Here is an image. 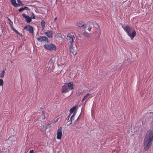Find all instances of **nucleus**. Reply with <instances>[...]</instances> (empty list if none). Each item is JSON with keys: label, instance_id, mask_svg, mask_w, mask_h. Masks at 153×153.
Listing matches in <instances>:
<instances>
[{"label": "nucleus", "instance_id": "obj_15", "mask_svg": "<svg viewBox=\"0 0 153 153\" xmlns=\"http://www.w3.org/2000/svg\"><path fill=\"white\" fill-rule=\"evenodd\" d=\"M78 107L77 106H75L71 108L70 110V114H71V113L74 112H76V109L78 108Z\"/></svg>", "mask_w": 153, "mask_h": 153}, {"label": "nucleus", "instance_id": "obj_34", "mask_svg": "<svg viewBox=\"0 0 153 153\" xmlns=\"http://www.w3.org/2000/svg\"><path fill=\"white\" fill-rule=\"evenodd\" d=\"M57 19V17H56L55 18V19H54V20L55 21H56Z\"/></svg>", "mask_w": 153, "mask_h": 153}, {"label": "nucleus", "instance_id": "obj_35", "mask_svg": "<svg viewBox=\"0 0 153 153\" xmlns=\"http://www.w3.org/2000/svg\"><path fill=\"white\" fill-rule=\"evenodd\" d=\"M79 117H78L77 118V120H78V119H79Z\"/></svg>", "mask_w": 153, "mask_h": 153}, {"label": "nucleus", "instance_id": "obj_29", "mask_svg": "<svg viewBox=\"0 0 153 153\" xmlns=\"http://www.w3.org/2000/svg\"><path fill=\"white\" fill-rule=\"evenodd\" d=\"M31 18H32L33 19H35V17L34 15V14L33 13H32V15L31 16Z\"/></svg>", "mask_w": 153, "mask_h": 153}, {"label": "nucleus", "instance_id": "obj_6", "mask_svg": "<svg viewBox=\"0 0 153 153\" xmlns=\"http://www.w3.org/2000/svg\"><path fill=\"white\" fill-rule=\"evenodd\" d=\"M36 39L38 41L40 42L44 41L46 42H49L48 38L46 36H41Z\"/></svg>", "mask_w": 153, "mask_h": 153}, {"label": "nucleus", "instance_id": "obj_9", "mask_svg": "<svg viewBox=\"0 0 153 153\" xmlns=\"http://www.w3.org/2000/svg\"><path fill=\"white\" fill-rule=\"evenodd\" d=\"M70 90L66 86V85L65 84L63 86L62 88V93H66L68 92Z\"/></svg>", "mask_w": 153, "mask_h": 153}, {"label": "nucleus", "instance_id": "obj_20", "mask_svg": "<svg viewBox=\"0 0 153 153\" xmlns=\"http://www.w3.org/2000/svg\"><path fill=\"white\" fill-rule=\"evenodd\" d=\"M53 61L52 60H49L48 63V67H53Z\"/></svg>", "mask_w": 153, "mask_h": 153}, {"label": "nucleus", "instance_id": "obj_16", "mask_svg": "<svg viewBox=\"0 0 153 153\" xmlns=\"http://www.w3.org/2000/svg\"><path fill=\"white\" fill-rule=\"evenodd\" d=\"M55 36L59 40H60L63 39L62 35L60 33H57Z\"/></svg>", "mask_w": 153, "mask_h": 153}, {"label": "nucleus", "instance_id": "obj_25", "mask_svg": "<svg viewBox=\"0 0 153 153\" xmlns=\"http://www.w3.org/2000/svg\"><path fill=\"white\" fill-rule=\"evenodd\" d=\"M11 29L13 30L14 32H15L17 34H19V32L16 29H15L13 27H12Z\"/></svg>", "mask_w": 153, "mask_h": 153}, {"label": "nucleus", "instance_id": "obj_22", "mask_svg": "<svg viewBox=\"0 0 153 153\" xmlns=\"http://www.w3.org/2000/svg\"><path fill=\"white\" fill-rule=\"evenodd\" d=\"M8 21H9V25L10 26L11 29L12 28V27H13V22L11 21V20L9 18H8Z\"/></svg>", "mask_w": 153, "mask_h": 153}, {"label": "nucleus", "instance_id": "obj_24", "mask_svg": "<svg viewBox=\"0 0 153 153\" xmlns=\"http://www.w3.org/2000/svg\"><path fill=\"white\" fill-rule=\"evenodd\" d=\"M45 113L44 111H43L42 112V114L41 115L42 118V120H44L45 119Z\"/></svg>", "mask_w": 153, "mask_h": 153}, {"label": "nucleus", "instance_id": "obj_7", "mask_svg": "<svg viewBox=\"0 0 153 153\" xmlns=\"http://www.w3.org/2000/svg\"><path fill=\"white\" fill-rule=\"evenodd\" d=\"M24 29L26 30L30 33H33V27L31 25L25 26L24 27Z\"/></svg>", "mask_w": 153, "mask_h": 153}, {"label": "nucleus", "instance_id": "obj_8", "mask_svg": "<svg viewBox=\"0 0 153 153\" xmlns=\"http://www.w3.org/2000/svg\"><path fill=\"white\" fill-rule=\"evenodd\" d=\"M62 127H61L57 131V138L58 139H60L61 138L62 136Z\"/></svg>", "mask_w": 153, "mask_h": 153}, {"label": "nucleus", "instance_id": "obj_12", "mask_svg": "<svg viewBox=\"0 0 153 153\" xmlns=\"http://www.w3.org/2000/svg\"><path fill=\"white\" fill-rule=\"evenodd\" d=\"M65 84L70 90H71L74 88V85L73 83H71V82H69L68 83H65Z\"/></svg>", "mask_w": 153, "mask_h": 153}, {"label": "nucleus", "instance_id": "obj_33", "mask_svg": "<svg viewBox=\"0 0 153 153\" xmlns=\"http://www.w3.org/2000/svg\"><path fill=\"white\" fill-rule=\"evenodd\" d=\"M19 36H21V37H22V33H19V34H18Z\"/></svg>", "mask_w": 153, "mask_h": 153}, {"label": "nucleus", "instance_id": "obj_21", "mask_svg": "<svg viewBox=\"0 0 153 153\" xmlns=\"http://www.w3.org/2000/svg\"><path fill=\"white\" fill-rule=\"evenodd\" d=\"M5 74V71L4 70H3L1 71V73L0 74V77L2 78L3 77Z\"/></svg>", "mask_w": 153, "mask_h": 153}, {"label": "nucleus", "instance_id": "obj_19", "mask_svg": "<svg viewBox=\"0 0 153 153\" xmlns=\"http://www.w3.org/2000/svg\"><path fill=\"white\" fill-rule=\"evenodd\" d=\"M28 8V7L26 6L22 7L21 8H20L19 10L18 11L19 12H21L22 11L24 10L25 9H27Z\"/></svg>", "mask_w": 153, "mask_h": 153}, {"label": "nucleus", "instance_id": "obj_1", "mask_svg": "<svg viewBox=\"0 0 153 153\" xmlns=\"http://www.w3.org/2000/svg\"><path fill=\"white\" fill-rule=\"evenodd\" d=\"M153 141V131L151 130L148 131L144 139V149L145 151L147 150L152 144Z\"/></svg>", "mask_w": 153, "mask_h": 153}, {"label": "nucleus", "instance_id": "obj_14", "mask_svg": "<svg viewBox=\"0 0 153 153\" xmlns=\"http://www.w3.org/2000/svg\"><path fill=\"white\" fill-rule=\"evenodd\" d=\"M71 115V114H70L66 118L65 121H67V123H68V125H70L72 123V120H71V118L69 120L70 117Z\"/></svg>", "mask_w": 153, "mask_h": 153}, {"label": "nucleus", "instance_id": "obj_31", "mask_svg": "<svg viewBox=\"0 0 153 153\" xmlns=\"http://www.w3.org/2000/svg\"><path fill=\"white\" fill-rule=\"evenodd\" d=\"M92 28V27L91 26H89V27H88V30H89V31H91V29Z\"/></svg>", "mask_w": 153, "mask_h": 153}, {"label": "nucleus", "instance_id": "obj_2", "mask_svg": "<svg viewBox=\"0 0 153 153\" xmlns=\"http://www.w3.org/2000/svg\"><path fill=\"white\" fill-rule=\"evenodd\" d=\"M122 27L126 32L128 35L131 38V39H133L136 36V33L134 30L128 25L123 26Z\"/></svg>", "mask_w": 153, "mask_h": 153}, {"label": "nucleus", "instance_id": "obj_27", "mask_svg": "<svg viewBox=\"0 0 153 153\" xmlns=\"http://www.w3.org/2000/svg\"><path fill=\"white\" fill-rule=\"evenodd\" d=\"M76 112H74L72 115L71 116V120H72V119H73V117H74L75 116V115L76 114Z\"/></svg>", "mask_w": 153, "mask_h": 153}, {"label": "nucleus", "instance_id": "obj_23", "mask_svg": "<svg viewBox=\"0 0 153 153\" xmlns=\"http://www.w3.org/2000/svg\"><path fill=\"white\" fill-rule=\"evenodd\" d=\"M90 95H91V94H87L85 96H84V97L82 99V101H83L84 100H85V99H86Z\"/></svg>", "mask_w": 153, "mask_h": 153}, {"label": "nucleus", "instance_id": "obj_30", "mask_svg": "<svg viewBox=\"0 0 153 153\" xmlns=\"http://www.w3.org/2000/svg\"><path fill=\"white\" fill-rule=\"evenodd\" d=\"M18 3L20 4H20V5H21V6H22V5H23V4L22 3L21 1L19 0H18Z\"/></svg>", "mask_w": 153, "mask_h": 153}, {"label": "nucleus", "instance_id": "obj_10", "mask_svg": "<svg viewBox=\"0 0 153 153\" xmlns=\"http://www.w3.org/2000/svg\"><path fill=\"white\" fill-rule=\"evenodd\" d=\"M23 17L25 18L27 22L29 23L31 21V18L30 17L28 16H26V14L24 13L22 14Z\"/></svg>", "mask_w": 153, "mask_h": 153}, {"label": "nucleus", "instance_id": "obj_26", "mask_svg": "<svg viewBox=\"0 0 153 153\" xmlns=\"http://www.w3.org/2000/svg\"><path fill=\"white\" fill-rule=\"evenodd\" d=\"M4 82L3 80L1 79H0V86H2L3 85Z\"/></svg>", "mask_w": 153, "mask_h": 153}, {"label": "nucleus", "instance_id": "obj_4", "mask_svg": "<svg viewBox=\"0 0 153 153\" xmlns=\"http://www.w3.org/2000/svg\"><path fill=\"white\" fill-rule=\"evenodd\" d=\"M67 39L69 41L71 45L74 44V40L75 39L74 36L71 33H68L67 36Z\"/></svg>", "mask_w": 153, "mask_h": 153}, {"label": "nucleus", "instance_id": "obj_32", "mask_svg": "<svg viewBox=\"0 0 153 153\" xmlns=\"http://www.w3.org/2000/svg\"><path fill=\"white\" fill-rule=\"evenodd\" d=\"M33 151H34L33 150H31L30 151L29 153H33Z\"/></svg>", "mask_w": 153, "mask_h": 153}, {"label": "nucleus", "instance_id": "obj_11", "mask_svg": "<svg viewBox=\"0 0 153 153\" xmlns=\"http://www.w3.org/2000/svg\"><path fill=\"white\" fill-rule=\"evenodd\" d=\"M45 34L48 38L53 37V32L51 30H48L45 33Z\"/></svg>", "mask_w": 153, "mask_h": 153}, {"label": "nucleus", "instance_id": "obj_28", "mask_svg": "<svg viewBox=\"0 0 153 153\" xmlns=\"http://www.w3.org/2000/svg\"><path fill=\"white\" fill-rule=\"evenodd\" d=\"M84 35L85 36L87 37L88 38L89 37V35L87 33H84Z\"/></svg>", "mask_w": 153, "mask_h": 153}, {"label": "nucleus", "instance_id": "obj_13", "mask_svg": "<svg viewBox=\"0 0 153 153\" xmlns=\"http://www.w3.org/2000/svg\"><path fill=\"white\" fill-rule=\"evenodd\" d=\"M76 25L78 27H83L84 28H85L86 27V25H85L83 22H77L76 23Z\"/></svg>", "mask_w": 153, "mask_h": 153}, {"label": "nucleus", "instance_id": "obj_5", "mask_svg": "<svg viewBox=\"0 0 153 153\" xmlns=\"http://www.w3.org/2000/svg\"><path fill=\"white\" fill-rule=\"evenodd\" d=\"M74 44L71 45L70 47V52L73 54L75 55L76 54L77 52L75 48L73 46Z\"/></svg>", "mask_w": 153, "mask_h": 153}, {"label": "nucleus", "instance_id": "obj_18", "mask_svg": "<svg viewBox=\"0 0 153 153\" xmlns=\"http://www.w3.org/2000/svg\"><path fill=\"white\" fill-rule=\"evenodd\" d=\"M45 22L44 20H42L41 22V25L42 27V30H44L45 28Z\"/></svg>", "mask_w": 153, "mask_h": 153}, {"label": "nucleus", "instance_id": "obj_3", "mask_svg": "<svg viewBox=\"0 0 153 153\" xmlns=\"http://www.w3.org/2000/svg\"><path fill=\"white\" fill-rule=\"evenodd\" d=\"M44 47L48 50L56 51V46L53 44H45L44 45Z\"/></svg>", "mask_w": 153, "mask_h": 153}, {"label": "nucleus", "instance_id": "obj_17", "mask_svg": "<svg viewBox=\"0 0 153 153\" xmlns=\"http://www.w3.org/2000/svg\"><path fill=\"white\" fill-rule=\"evenodd\" d=\"M12 4L15 7L18 6V4L16 3L15 0H10Z\"/></svg>", "mask_w": 153, "mask_h": 153}]
</instances>
